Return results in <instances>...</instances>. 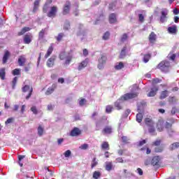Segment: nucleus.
Listing matches in <instances>:
<instances>
[{
    "label": "nucleus",
    "mask_w": 179,
    "mask_h": 179,
    "mask_svg": "<svg viewBox=\"0 0 179 179\" xmlns=\"http://www.w3.org/2000/svg\"><path fill=\"white\" fill-rule=\"evenodd\" d=\"M22 93H28L25 99L26 100H29V99H30L31 97V95L33 94V86L29 85H24L22 87Z\"/></svg>",
    "instance_id": "nucleus-3"
},
{
    "label": "nucleus",
    "mask_w": 179,
    "mask_h": 179,
    "mask_svg": "<svg viewBox=\"0 0 179 179\" xmlns=\"http://www.w3.org/2000/svg\"><path fill=\"white\" fill-rule=\"evenodd\" d=\"M45 31H47V28L43 29L39 31V33H38V40H43V38H44Z\"/></svg>",
    "instance_id": "nucleus-30"
},
{
    "label": "nucleus",
    "mask_w": 179,
    "mask_h": 179,
    "mask_svg": "<svg viewBox=\"0 0 179 179\" xmlns=\"http://www.w3.org/2000/svg\"><path fill=\"white\" fill-rule=\"evenodd\" d=\"M57 59V56L53 55L51 57H50L47 62H46V65L48 68H52V66H54V65H55V61Z\"/></svg>",
    "instance_id": "nucleus-11"
},
{
    "label": "nucleus",
    "mask_w": 179,
    "mask_h": 179,
    "mask_svg": "<svg viewBox=\"0 0 179 179\" xmlns=\"http://www.w3.org/2000/svg\"><path fill=\"white\" fill-rule=\"evenodd\" d=\"M146 143V140H143L141 141H139L138 146H143Z\"/></svg>",
    "instance_id": "nucleus-64"
},
{
    "label": "nucleus",
    "mask_w": 179,
    "mask_h": 179,
    "mask_svg": "<svg viewBox=\"0 0 179 179\" xmlns=\"http://www.w3.org/2000/svg\"><path fill=\"white\" fill-rule=\"evenodd\" d=\"M31 30V28L28 27H23L20 32L17 33V36H23L24 33H27V31H30Z\"/></svg>",
    "instance_id": "nucleus-27"
},
{
    "label": "nucleus",
    "mask_w": 179,
    "mask_h": 179,
    "mask_svg": "<svg viewBox=\"0 0 179 179\" xmlns=\"http://www.w3.org/2000/svg\"><path fill=\"white\" fill-rule=\"evenodd\" d=\"M164 121L159 120L157 123V129L159 132H162L164 129Z\"/></svg>",
    "instance_id": "nucleus-21"
},
{
    "label": "nucleus",
    "mask_w": 179,
    "mask_h": 179,
    "mask_svg": "<svg viewBox=\"0 0 179 179\" xmlns=\"http://www.w3.org/2000/svg\"><path fill=\"white\" fill-rule=\"evenodd\" d=\"M18 64L20 66H23L24 64H26V57L23 55L20 56L18 58Z\"/></svg>",
    "instance_id": "nucleus-26"
},
{
    "label": "nucleus",
    "mask_w": 179,
    "mask_h": 179,
    "mask_svg": "<svg viewBox=\"0 0 179 179\" xmlns=\"http://www.w3.org/2000/svg\"><path fill=\"white\" fill-rule=\"evenodd\" d=\"M168 31L171 34H177V26L173 25V27H169L168 28Z\"/></svg>",
    "instance_id": "nucleus-28"
},
{
    "label": "nucleus",
    "mask_w": 179,
    "mask_h": 179,
    "mask_svg": "<svg viewBox=\"0 0 179 179\" xmlns=\"http://www.w3.org/2000/svg\"><path fill=\"white\" fill-rule=\"evenodd\" d=\"M160 156H154L151 160V166L159 169L160 167Z\"/></svg>",
    "instance_id": "nucleus-8"
},
{
    "label": "nucleus",
    "mask_w": 179,
    "mask_h": 179,
    "mask_svg": "<svg viewBox=\"0 0 179 179\" xmlns=\"http://www.w3.org/2000/svg\"><path fill=\"white\" fill-rule=\"evenodd\" d=\"M71 155H72V152H71L70 150H68L64 152V157H69Z\"/></svg>",
    "instance_id": "nucleus-57"
},
{
    "label": "nucleus",
    "mask_w": 179,
    "mask_h": 179,
    "mask_svg": "<svg viewBox=\"0 0 179 179\" xmlns=\"http://www.w3.org/2000/svg\"><path fill=\"white\" fill-rule=\"evenodd\" d=\"M179 147V143L176 142V143H173L172 145H171L170 148H171V150H174L176 149H178Z\"/></svg>",
    "instance_id": "nucleus-45"
},
{
    "label": "nucleus",
    "mask_w": 179,
    "mask_h": 179,
    "mask_svg": "<svg viewBox=\"0 0 179 179\" xmlns=\"http://www.w3.org/2000/svg\"><path fill=\"white\" fill-rule=\"evenodd\" d=\"M54 51V43H51L50 45L49 46L46 54L45 55V58L47 59L51 54H52V52Z\"/></svg>",
    "instance_id": "nucleus-20"
},
{
    "label": "nucleus",
    "mask_w": 179,
    "mask_h": 179,
    "mask_svg": "<svg viewBox=\"0 0 179 179\" xmlns=\"http://www.w3.org/2000/svg\"><path fill=\"white\" fill-rule=\"evenodd\" d=\"M164 148L162 146H158L155 148V153H162L163 152Z\"/></svg>",
    "instance_id": "nucleus-47"
},
{
    "label": "nucleus",
    "mask_w": 179,
    "mask_h": 179,
    "mask_svg": "<svg viewBox=\"0 0 179 179\" xmlns=\"http://www.w3.org/2000/svg\"><path fill=\"white\" fill-rule=\"evenodd\" d=\"M105 169L107 171H111L113 170V162H106Z\"/></svg>",
    "instance_id": "nucleus-36"
},
{
    "label": "nucleus",
    "mask_w": 179,
    "mask_h": 179,
    "mask_svg": "<svg viewBox=\"0 0 179 179\" xmlns=\"http://www.w3.org/2000/svg\"><path fill=\"white\" fill-rule=\"evenodd\" d=\"M157 35L155 32H151L149 35L148 40L151 44L156 43Z\"/></svg>",
    "instance_id": "nucleus-19"
},
{
    "label": "nucleus",
    "mask_w": 179,
    "mask_h": 179,
    "mask_svg": "<svg viewBox=\"0 0 179 179\" xmlns=\"http://www.w3.org/2000/svg\"><path fill=\"white\" fill-rule=\"evenodd\" d=\"M33 38V35L31 34H27L23 37V41L24 44H30Z\"/></svg>",
    "instance_id": "nucleus-13"
},
{
    "label": "nucleus",
    "mask_w": 179,
    "mask_h": 179,
    "mask_svg": "<svg viewBox=\"0 0 179 179\" xmlns=\"http://www.w3.org/2000/svg\"><path fill=\"white\" fill-rule=\"evenodd\" d=\"M138 92H130V93H127L122 95L120 98V100H123L124 101H127L128 100H131L132 99H136L138 96Z\"/></svg>",
    "instance_id": "nucleus-6"
},
{
    "label": "nucleus",
    "mask_w": 179,
    "mask_h": 179,
    "mask_svg": "<svg viewBox=\"0 0 179 179\" xmlns=\"http://www.w3.org/2000/svg\"><path fill=\"white\" fill-rule=\"evenodd\" d=\"M138 21L140 23L145 22V16H143V14H138Z\"/></svg>",
    "instance_id": "nucleus-50"
},
{
    "label": "nucleus",
    "mask_w": 179,
    "mask_h": 179,
    "mask_svg": "<svg viewBox=\"0 0 179 179\" xmlns=\"http://www.w3.org/2000/svg\"><path fill=\"white\" fill-rule=\"evenodd\" d=\"M128 40V34H123L122 36L120 37V42L121 43H125Z\"/></svg>",
    "instance_id": "nucleus-43"
},
{
    "label": "nucleus",
    "mask_w": 179,
    "mask_h": 179,
    "mask_svg": "<svg viewBox=\"0 0 179 179\" xmlns=\"http://www.w3.org/2000/svg\"><path fill=\"white\" fill-rule=\"evenodd\" d=\"M174 101H176V97L175 96H169V103H174Z\"/></svg>",
    "instance_id": "nucleus-61"
},
{
    "label": "nucleus",
    "mask_w": 179,
    "mask_h": 179,
    "mask_svg": "<svg viewBox=\"0 0 179 179\" xmlns=\"http://www.w3.org/2000/svg\"><path fill=\"white\" fill-rule=\"evenodd\" d=\"M13 121H15V118L13 117H9L8 119H7V120L5 122V124L8 125V124H12V122H13Z\"/></svg>",
    "instance_id": "nucleus-51"
},
{
    "label": "nucleus",
    "mask_w": 179,
    "mask_h": 179,
    "mask_svg": "<svg viewBox=\"0 0 179 179\" xmlns=\"http://www.w3.org/2000/svg\"><path fill=\"white\" fill-rule=\"evenodd\" d=\"M64 37H65V34L64 33H59L57 36H56V40L59 43V41H62Z\"/></svg>",
    "instance_id": "nucleus-42"
},
{
    "label": "nucleus",
    "mask_w": 179,
    "mask_h": 179,
    "mask_svg": "<svg viewBox=\"0 0 179 179\" xmlns=\"http://www.w3.org/2000/svg\"><path fill=\"white\" fill-rule=\"evenodd\" d=\"M155 124L152 126H148V132H150V134H153L155 133Z\"/></svg>",
    "instance_id": "nucleus-52"
},
{
    "label": "nucleus",
    "mask_w": 179,
    "mask_h": 179,
    "mask_svg": "<svg viewBox=\"0 0 179 179\" xmlns=\"http://www.w3.org/2000/svg\"><path fill=\"white\" fill-rule=\"evenodd\" d=\"M57 88V85L55 84H53L52 87L48 88V90L45 92L46 96H50V94H52L54 93V90Z\"/></svg>",
    "instance_id": "nucleus-22"
},
{
    "label": "nucleus",
    "mask_w": 179,
    "mask_h": 179,
    "mask_svg": "<svg viewBox=\"0 0 179 179\" xmlns=\"http://www.w3.org/2000/svg\"><path fill=\"white\" fill-rule=\"evenodd\" d=\"M43 134H44V128H43L41 125H39L38 127V135H39V136H43Z\"/></svg>",
    "instance_id": "nucleus-44"
},
{
    "label": "nucleus",
    "mask_w": 179,
    "mask_h": 179,
    "mask_svg": "<svg viewBox=\"0 0 179 179\" xmlns=\"http://www.w3.org/2000/svg\"><path fill=\"white\" fill-rule=\"evenodd\" d=\"M167 15H169V10H167V8H163L161 11V16L159 18L161 23H164V22H166Z\"/></svg>",
    "instance_id": "nucleus-9"
},
{
    "label": "nucleus",
    "mask_w": 179,
    "mask_h": 179,
    "mask_svg": "<svg viewBox=\"0 0 179 179\" xmlns=\"http://www.w3.org/2000/svg\"><path fill=\"white\" fill-rule=\"evenodd\" d=\"M31 111H32V113L35 115L38 114V110H37V108L36 106H32L31 108Z\"/></svg>",
    "instance_id": "nucleus-56"
},
{
    "label": "nucleus",
    "mask_w": 179,
    "mask_h": 179,
    "mask_svg": "<svg viewBox=\"0 0 179 179\" xmlns=\"http://www.w3.org/2000/svg\"><path fill=\"white\" fill-rule=\"evenodd\" d=\"M150 58H152V55L150 53L145 54L143 55V61L145 64H148L149 62Z\"/></svg>",
    "instance_id": "nucleus-32"
},
{
    "label": "nucleus",
    "mask_w": 179,
    "mask_h": 179,
    "mask_svg": "<svg viewBox=\"0 0 179 179\" xmlns=\"http://www.w3.org/2000/svg\"><path fill=\"white\" fill-rule=\"evenodd\" d=\"M16 83H17V77H15L13 79V81H12V88L13 89H15V87H16Z\"/></svg>",
    "instance_id": "nucleus-49"
},
{
    "label": "nucleus",
    "mask_w": 179,
    "mask_h": 179,
    "mask_svg": "<svg viewBox=\"0 0 179 179\" xmlns=\"http://www.w3.org/2000/svg\"><path fill=\"white\" fill-rule=\"evenodd\" d=\"M6 72L5 71V68L0 69V78L1 80H5V76Z\"/></svg>",
    "instance_id": "nucleus-35"
},
{
    "label": "nucleus",
    "mask_w": 179,
    "mask_h": 179,
    "mask_svg": "<svg viewBox=\"0 0 179 179\" xmlns=\"http://www.w3.org/2000/svg\"><path fill=\"white\" fill-rule=\"evenodd\" d=\"M82 134V131L78 127H74L70 132V136H79Z\"/></svg>",
    "instance_id": "nucleus-14"
},
{
    "label": "nucleus",
    "mask_w": 179,
    "mask_h": 179,
    "mask_svg": "<svg viewBox=\"0 0 179 179\" xmlns=\"http://www.w3.org/2000/svg\"><path fill=\"white\" fill-rule=\"evenodd\" d=\"M88 64H89V59L87 58L78 64V70L82 71V69H85V68L87 66Z\"/></svg>",
    "instance_id": "nucleus-12"
},
{
    "label": "nucleus",
    "mask_w": 179,
    "mask_h": 179,
    "mask_svg": "<svg viewBox=\"0 0 179 179\" xmlns=\"http://www.w3.org/2000/svg\"><path fill=\"white\" fill-rule=\"evenodd\" d=\"M102 134L103 135H110V134H113V127L111 126H106L102 129Z\"/></svg>",
    "instance_id": "nucleus-15"
},
{
    "label": "nucleus",
    "mask_w": 179,
    "mask_h": 179,
    "mask_svg": "<svg viewBox=\"0 0 179 179\" xmlns=\"http://www.w3.org/2000/svg\"><path fill=\"white\" fill-rule=\"evenodd\" d=\"M170 68H171V64L170 62L167 60L162 61L157 66V69H160L164 73H167L170 71Z\"/></svg>",
    "instance_id": "nucleus-2"
},
{
    "label": "nucleus",
    "mask_w": 179,
    "mask_h": 179,
    "mask_svg": "<svg viewBox=\"0 0 179 179\" xmlns=\"http://www.w3.org/2000/svg\"><path fill=\"white\" fill-rule=\"evenodd\" d=\"M71 29V22H66L64 25V30H69Z\"/></svg>",
    "instance_id": "nucleus-54"
},
{
    "label": "nucleus",
    "mask_w": 179,
    "mask_h": 179,
    "mask_svg": "<svg viewBox=\"0 0 179 179\" xmlns=\"http://www.w3.org/2000/svg\"><path fill=\"white\" fill-rule=\"evenodd\" d=\"M168 96H169V91L164 90L161 92L159 99H160V100H163V99H166V97H167Z\"/></svg>",
    "instance_id": "nucleus-34"
},
{
    "label": "nucleus",
    "mask_w": 179,
    "mask_h": 179,
    "mask_svg": "<svg viewBox=\"0 0 179 179\" xmlns=\"http://www.w3.org/2000/svg\"><path fill=\"white\" fill-rule=\"evenodd\" d=\"M89 148V145L88 144H83L80 146V149H81L82 150H86V149H87Z\"/></svg>",
    "instance_id": "nucleus-55"
},
{
    "label": "nucleus",
    "mask_w": 179,
    "mask_h": 179,
    "mask_svg": "<svg viewBox=\"0 0 179 179\" xmlns=\"http://www.w3.org/2000/svg\"><path fill=\"white\" fill-rule=\"evenodd\" d=\"M97 164H99V162L96 161V157H94L92 161L91 169H94V167H96V166H97Z\"/></svg>",
    "instance_id": "nucleus-41"
},
{
    "label": "nucleus",
    "mask_w": 179,
    "mask_h": 179,
    "mask_svg": "<svg viewBox=\"0 0 179 179\" xmlns=\"http://www.w3.org/2000/svg\"><path fill=\"white\" fill-rule=\"evenodd\" d=\"M48 111H52L54 110V105L52 104L48 105Z\"/></svg>",
    "instance_id": "nucleus-62"
},
{
    "label": "nucleus",
    "mask_w": 179,
    "mask_h": 179,
    "mask_svg": "<svg viewBox=\"0 0 179 179\" xmlns=\"http://www.w3.org/2000/svg\"><path fill=\"white\" fill-rule=\"evenodd\" d=\"M38 6H40V0H35L34 2V8L32 10L33 13H36L38 10Z\"/></svg>",
    "instance_id": "nucleus-25"
},
{
    "label": "nucleus",
    "mask_w": 179,
    "mask_h": 179,
    "mask_svg": "<svg viewBox=\"0 0 179 179\" xmlns=\"http://www.w3.org/2000/svg\"><path fill=\"white\" fill-rule=\"evenodd\" d=\"M103 121H107V117L106 116H103L101 120H99V122H96L95 123L96 131H99V128H100V122H102Z\"/></svg>",
    "instance_id": "nucleus-33"
},
{
    "label": "nucleus",
    "mask_w": 179,
    "mask_h": 179,
    "mask_svg": "<svg viewBox=\"0 0 179 179\" xmlns=\"http://www.w3.org/2000/svg\"><path fill=\"white\" fill-rule=\"evenodd\" d=\"M124 68V63L122 62H120L118 63V64H116L115 66V69L116 71H120Z\"/></svg>",
    "instance_id": "nucleus-37"
},
{
    "label": "nucleus",
    "mask_w": 179,
    "mask_h": 179,
    "mask_svg": "<svg viewBox=\"0 0 179 179\" xmlns=\"http://www.w3.org/2000/svg\"><path fill=\"white\" fill-rule=\"evenodd\" d=\"M86 103V99H82L80 101H79V104L80 106H85Z\"/></svg>",
    "instance_id": "nucleus-60"
},
{
    "label": "nucleus",
    "mask_w": 179,
    "mask_h": 179,
    "mask_svg": "<svg viewBox=\"0 0 179 179\" xmlns=\"http://www.w3.org/2000/svg\"><path fill=\"white\" fill-rule=\"evenodd\" d=\"M102 150H110V144L107 141H103L101 145Z\"/></svg>",
    "instance_id": "nucleus-23"
},
{
    "label": "nucleus",
    "mask_w": 179,
    "mask_h": 179,
    "mask_svg": "<svg viewBox=\"0 0 179 179\" xmlns=\"http://www.w3.org/2000/svg\"><path fill=\"white\" fill-rule=\"evenodd\" d=\"M9 58H10V52H9V50H5L4 55L2 58V64H6Z\"/></svg>",
    "instance_id": "nucleus-17"
},
{
    "label": "nucleus",
    "mask_w": 179,
    "mask_h": 179,
    "mask_svg": "<svg viewBox=\"0 0 179 179\" xmlns=\"http://www.w3.org/2000/svg\"><path fill=\"white\" fill-rule=\"evenodd\" d=\"M159 92V87H154L151 88L150 92L148 94V97H155L156 96V93Z\"/></svg>",
    "instance_id": "nucleus-18"
},
{
    "label": "nucleus",
    "mask_w": 179,
    "mask_h": 179,
    "mask_svg": "<svg viewBox=\"0 0 179 179\" xmlns=\"http://www.w3.org/2000/svg\"><path fill=\"white\" fill-rule=\"evenodd\" d=\"M71 12V1H66L65 4L63 6V10H62V15H69V13Z\"/></svg>",
    "instance_id": "nucleus-7"
},
{
    "label": "nucleus",
    "mask_w": 179,
    "mask_h": 179,
    "mask_svg": "<svg viewBox=\"0 0 179 179\" xmlns=\"http://www.w3.org/2000/svg\"><path fill=\"white\" fill-rule=\"evenodd\" d=\"M120 100H122V99H119V100L116 101L114 103V106H115V108L118 110H122V103L121 101H120Z\"/></svg>",
    "instance_id": "nucleus-29"
},
{
    "label": "nucleus",
    "mask_w": 179,
    "mask_h": 179,
    "mask_svg": "<svg viewBox=\"0 0 179 179\" xmlns=\"http://www.w3.org/2000/svg\"><path fill=\"white\" fill-rule=\"evenodd\" d=\"M127 55V46L123 47V48L122 49L120 54L119 55V58L120 59H124V58H125Z\"/></svg>",
    "instance_id": "nucleus-24"
},
{
    "label": "nucleus",
    "mask_w": 179,
    "mask_h": 179,
    "mask_svg": "<svg viewBox=\"0 0 179 179\" xmlns=\"http://www.w3.org/2000/svg\"><path fill=\"white\" fill-rule=\"evenodd\" d=\"M110 38V32L106 31L103 36V40H108Z\"/></svg>",
    "instance_id": "nucleus-53"
},
{
    "label": "nucleus",
    "mask_w": 179,
    "mask_h": 179,
    "mask_svg": "<svg viewBox=\"0 0 179 179\" xmlns=\"http://www.w3.org/2000/svg\"><path fill=\"white\" fill-rule=\"evenodd\" d=\"M108 22L110 24H114V23H117V14L110 13L108 16Z\"/></svg>",
    "instance_id": "nucleus-16"
},
{
    "label": "nucleus",
    "mask_w": 179,
    "mask_h": 179,
    "mask_svg": "<svg viewBox=\"0 0 179 179\" xmlns=\"http://www.w3.org/2000/svg\"><path fill=\"white\" fill-rule=\"evenodd\" d=\"M107 62V55L106 54H101V57L98 59L97 68L99 70L104 69V65Z\"/></svg>",
    "instance_id": "nucleus-4"
},
{
    "label": "nucleus",
    "mask_w": 179,
    "mask_h": 179,
    "mask_svg": "<svg viewBox=\"0 0 179 179\" xmlns=\"http://www.w3.org/2000/svg\"><path fill=\"white\" fill-rule=\"evenodd\" d=\"M162 144V140L159 139V140H156L155 141L152 142V146H160V145Z\"/></svg>",
    "instance_id": "nucleus-46"
},
{
    "label": "nucleus",
    "mask_w": 179,
    "mask_h": 179,
    "mask_svg": "<svg viewBox=\"0 0 179 179\" xmlns=\"http://www.w3.org/2000/svg\"><path fill=\"white\" fill-rule=\"evenodd\" d=\"M48 10V6H47V4H45L43 8V13H47Z\"/></svg>",
    "instance_id": "nucleus-59"
},
{
    "label": "nucleus",
    "mask_w": 179,
    "mask_h": 179,
    "mask_svg": "<svg viewBox=\"0 0 179 179\" xmlns=\"http://www.w3.org/2000/svg\"><path fill=\"white\" fill-rule=\"evenodd\" d=\"M145 124L147 127H152V125H155L153 120L149 117L145 119Z\"/></svg>",
    "instance_id": "nucleus-31"
},
{
    "label": "nucleus",
    "mask_w": 179,
    "mask_h": 179,
    "mask_svg": "<svg viewBox=\"0 0 179 179\" xmlns=\"http://www.w3.org/2000/svg\"><path fill=\"white\" fill-rule=\"evenodd\" d=\"M101 176V173H100V171H95L93 173L92 177L94 179H99V178H100Z\"/></svg>",
    "instance_id": "nucleus-40"
},
{
    "label": "nucleus",
    "mask_w": 179,
    "mask_h": 179,
    "mask_svg": "<svg viewBox=\"0 0 179 179\" xmlns=\"http://www.w3.org/2000/svg\"><path fill=\"white\" fill-rule=\"evenodd\" d=\"M57 12H58V8L53 6L51 7L50 10L47 13L48 17H55L57 16Z\"/></svg>",
    "instance_id": "nucleus-10"
},
{
    "label": "nucleus",
    "mask_w": 179,
    "mask_h": 179,
    "mask_svg": "<svg viewBox=\"0 0 179 179\" xmlns=\"http://www.w3.org/2000/svg\"><path fill=\"white\" fill-rule=\"evenodd\" d=\"M12 73H13V76L20 75V69H15L14 70H13Z\"/></svg>",
    "instance_id": "nucleus-48"
},
{
    "label": "nucleus",
    "mask_w": 179,
    "mask_h": 179,
    "mask_svg": "<svg viewBox=\"0 0 179 179\" xmlns=\"http://www.w3.org/2000/svg\"><path fill=\"white\" fill-rule=\"evenodd\" d=\"M117 163H124V159L122 157H118L116 159Z\"/></svg>",
    "instance_id": "nucleus-63"
},
{
    "label": "nucleus",
    "mask_w": 179,
    "mask_h": 179,
    "mask_svg": "<svg viewBox=\"0 0 179 179\" xmlns=\"http://www.w3.org/2000/svg\"><path fill=\"white\" fill-rule=\"evenodd\" d=\"M122 141L123 143H128V141H129L128 137L125 136H122Z\"/></svg>",
    "instance_id": "nucleus-58"
},
{
    "label": "nucleus",
    "mask_w": 179,
    "mask_h": 179,
    "mask_svg": "<svg viewBox=\"0 0 179 179\" xmlns=\"http://www.w3.org/2000/svg\"><path fill=\"white\" fill-rule=\"evenodd\" d=\"M72 52H73L72 50H70L67 55L66 52L65 51L61 52L59 55V58L61 61H64V59H65V65H69V64L72 62V59L73 58V55L72 54Z\"/></svg>",
    "instance_id": "nucleus-1"
},
{
    "label": "nucleus",
    "mask_w": 179,
    "mask_h": 179,
    "mask_svg": "<svg viewBox=\"0 0 179 179\" xmlns=\"http://www.w3.org/2000/svg\"><path fill=\"white\" fill-rule=\"evenodd\" d=\"M176 57L177 55L171 52H170L168 55V58L170 59V61H175Z\"/></svg>",
    "instance_id": "nucleus-38"
},
{
    "label": "nucleus",
    "mask_w": 179,
    "mask_h": 179,
    "mask_svg": "<svg viewBox=\"0 0 179 179\" xmlns=\"http://www.w3.org/2000/svg\"><path fill=\"white\" fill-rule=\"evenodd\" d=\"M113 110H114V107H113V106L111 105L106 106V113H107L108 114H110V113L113 112Z\"/></svg>",
    "instance_id": "nucleus-39"
},
{
    "label": "nucleus",
    "mask_w": 179,
    "mask_h": 179,
    "mask_svg": "<svg viewBox=\"0 0 179 179\" xmlns=\"http://www.w3.org/2000/svg\"><path fill=\"white\" fill-rule=\"evenodd\" d=\"M138 114L136 115V121L137 122H142V120H143V113H145V107L143 104L139 105L138 106Z\"/></svg>",
    "instance_id": "nucleus-5"
}]
</instances>
